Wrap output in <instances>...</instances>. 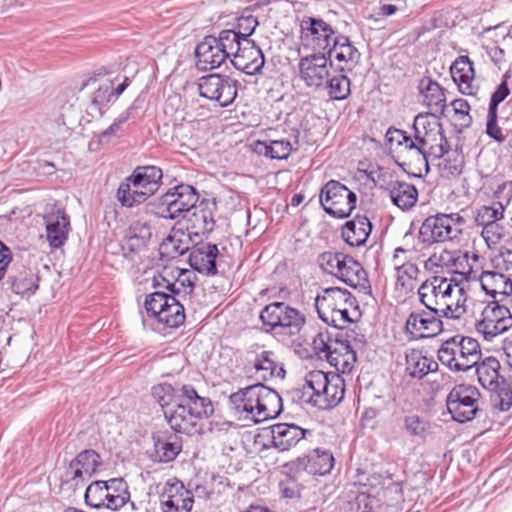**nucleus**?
<instances>
[{
	"instance_id": "1",
	"label": "nucleus",
	"mask_w": 512,
	"mask_h": 512,
	"mask_svg": "<svg viewBox=\"0 0 512 512\" xmlns=\"http://www.w3.org/2000/svg\"><path fill=\"white\" fill-rule=\"evenodd\" d=\"M151 395L163 409L173 405L164 411V415L176 433H197L199 421L214 412L211 399L200 396L191 384L161 382L151 388Z\"/></svg>"
},
{
	"instance_id": "2",
	"label": "nucleus",
	"mask_w": 512,
	"mask_h": 512,
	"mask_svg": "<svg viewBox=\"0 0 512 512\" xmlns=\"http://www.w3.org/2000/svg\"><path fill=\"white\" fill-rule=\"evenodd\" d=\"M229 404L239 418L243 417L255 423L274 419L283 410L282 398L278 392L262 383L232 393Z\"/></svg>"
},
{
	"instance_id": "3",
	"label": "nucleus",
	"mask_w": 512,
	"mask_h": 512,
	"mask_svg": "<svg viewBox=\"0 0 512 512\" xmlns=\"http://www.w3.org/2000/svg\"><path fill=\"white\" fill-rule=\"evenodd\" d=\"M356 340L354 330H331L319 332L312 344L317 354H324L327 361L341 373H349L357 360L352 341Z\"/></svg>"
},
{
	"instance_id": "4",
	"label": "nucleus",
	"mask_w": 512,
	"mask_h": 512,
	"mask_svg": "<svg viewBox=\"0 0 512 512\" xmlns=\"http://www.w3.org/2000/svg\"><path fill=\"white\" fill-rule=\"evenodd\" d=\"M141 314L143 325L150 324L153 329L178 328L185 322L184 305L162 290L145 295Z\"/></svg>"
},
{
	"instance_id": "5",
	"label": "nucleus",
	"mask_w": 512,
	"mask_h": 512,
	"mask_svg": "<svg viewBox=\"0 0 512 512\" xmlns=\"http://www.w3.org/2000/svg\"><path fill=\"white\" fill-rule=\"evenodd\" d=\"M303 390L304 395H309L307 402L321 410H326L335 407L343 400L345 381L337 373L313 370L306 375Z\"/></svg>"
},
{
	"instance_id": "6",
	"label": "nucleus",
	"mask_w": 512,
	"mask_h": 512,
	"mask_svg": "<svg viewBox=\"0 0 512 512\" xmlns=\"http://www.w3.org/2000/svg\"><path fill=\"white\" fill-rule=\"evenodd\" d=\"M437 356L449 370L465 372L478 364L482 354L476 339L457 334L442 342Z\"/></svg>"
},
{
	"instance_id": "7",
	"label": "nucleus",
	"mask_w": 512,
	"mask_h": 512,
	"mask_svg": "<svg viewBox=\"0 0 512 512\" xmlns=\"http://www.w3.org/2000/svg\"><path fill=\"white\" fill-rule=\"evenodd\" d=\"M260 320L266 332L289 338L300 336L306 325V317L300 310L279 301L266 305L260 312Z\"/></svg>"
},
{
	"instance_id": "8",
	"label": "nucleus",
	"mask_w": 512,
	"mask_h": 512,
	"mask_svg": "<svg viewBox=\"0 0 512 512\" xmlns=\"http://www.w3.org/2000/svg\"><path fill=\"white\" fill-rule=\"evenodd\" d=\"M455 290L458 294H462L464 287L455 279L435 275L420 285L417 294L424 307L438 308L442 310L440 315H452L450 300Z\"/></svg>"
},
{
	"instance_id": "9",
	"label": "nucleus",
	"mask_w": 512,
	"mask_h": 512,
	"mask_svg": "<svg viewBox=\"0 0 512 512\" xmlns=\"http://www.w3.org/2000/svg\"><path fill=\"white\" fill-rule=\"evenodd\" d=\"M466 220L459 213H438L427 217L419 229V241L425 245L452 241L462 233Z\"/></svg>"
},
{
	"instance_id": "10",
	"label": "nucleus",
	"mask_w": 512,
	"mask_h": 512,
	"mask_svg": "<svg viewBox=\"0 0 512 512\" xmlns=\"http://www.w3.org/2000/svg\"><path fill=\"white\" fill-rule=\"evenodd\" d=\"M425 133L422 135H428L429 144L425 146V150L417 152L425 164L426 173L429 172V161L439 160L442 161L438 164L439 167L446 172L448 175H456L461 172L460 164L456 161L451 162L446 155L450 152V145L442 129V125L439 121L433 120L430 122L427 119Z\"/></svg>"
},
{
	"instance_id": "11",
	"label": "nucleus",
	"mask_w": 512,
	"mask_h": 512,
	"mask_svg": "<svg viewBox=\"0 0 512 512\" xmlns=\"http://www.w3.org/2000/svg\"><path fill=\"white\" fill-rule=\"evenodd\" d=\"M198 201L199 194L195 187L180 183L169 188L157 199L156 214L170 220L183 218Z\"/></svg>"
},
{
	"instance_id": "12",
	"label": "nucleus",
	"mask_w": 512,
	"mask_h": 512,
	"mask_svg": "<svg viewBox=\"0 0 512 512\" xmlns=\"http://www.w3.org/2000/svg\"><path fill=\"white\" fill-rule=\"evenodd\" d=\"M319 198L324 211L339 219L350 216L357 203V195L336 180L328 181L321 188Z\"/></svg>"
},
{
	"instance_id": "13",
	"label": "nucleus",
	"mask_w": 512,
	"mask_h": 512,
	"mask_svg": "<svg viewBox=\"0 0 512 512\" xmlns=\"http://www.w3.org/2000/svg\"><path fill=\"white\" fill-rule=\"evenodd\" d=\"M302 47L299 49L301 63L306 62L303 56L306 53H321L326 51L334 39L335 31L323 19L306 17L301 21Z\"/></svg>"
},
{
	"instance_id": "14",
	"label": "nucleus",
	"mask_w": 512,
	"mask_h": 512,
	"mask_svg": "<svg viewBox=\"0 0 512 512\" xmlns=\"http://www.w3.org/2000/svg\"><path fill=\"white\" fill-rule=\"evenodd\" d=\"M442 310L432 307L414 309L406 318L404 332L410 340L432 338L443 331Z\"/></svg>"
},
{
	"instance_id": "15",
	"label": "nucleus",
	"mask_w": 512,
	"mask_h": 512,
	"mask_svg": "<svg viewBox=\"0 0 512 512\" xmlns=\"http://www.w3.org/2000/svg\"><path fill=\"white\" fill-rule=\"evenodd\" d=\"M235 39L234 30H223L218 37L208 35L194 49L196 64H225Z\"/></svg>"
},
{
	"instance_id": "16",
	"label": "nucleus",
	"mask_w": 512,
	"mask_h": 512,
	"mask_svg": "<svg viewBox=\"0 0 512 512\" xmlns=\"http://www.w3.org/2000/svg\"><path fill=\"white\" fill-rule=\"evenodd\" d=\"M480 393L471 385H456L448 394L446 405L453 420L466 423L475 418L479 408Z\"/></svg>"
},
{
	"instance_id": "17",
	"label": "nucleus",
	"mask_w": 512,
	"mask_h": 512,
	"mask_svg": "<svg viewBox=\"0 0 512 512\" xmlns=\"http://www.w3.org/2000/svg\"><path fill=\"white\" fill-rule=\"evenodd\" d=\"M236 83V80L225 75H205L198 81L199 95L217 102L220 107H228L237 97Z\"/></svg>"
},
{
	"instance_id": "18",
	"label": "nucleus",
	"mask_w": 512,
	"mask_h": 512,
	"mask_svg": "<svg viewBox=\"0 0 512 512\" xmlns=\"http://www.w3.org/2000/svg\"><path fill=\"white\" fill-rule=\"evenodd\" d=\"M501 301L503 299L489 303L482 311L481 320L476 323V330L485 340L491 341L512 327V314L505 305L500 304Z\"/></svg>"
},
{
	"instance_id": "19",
	"label": "nucleus",
	"mask_w": 512,
	"mask_h": 512,
	"mask_svg": "<svg viewBox=\"0 0 512 512\" xmlns=\"http://www.w3.org/2000/svg\"><path fill=\"white\" fill-rule=\"evenodd\" d=\"M217 209L215 199H202L198 201L184 216L187 220V230L196 236L208 235L215 227L214 213Z\"/></svg>"
},
{
	"instance_id": "20",
	"label": "nucleus",
	"mask_w": 512,
	"mask_h": 512,
	"mask_svg": "<svg viewBox=\"0 0 512 512\" xmlns=\"http://www.w3.org/2000/svg\"><path fill=\"white\" fill-rule=\"evenodd\" d=\"M193 503V493L177 479L168 480L160 492L162 512H190Z\"/></svg>"
},
{
	"instance_id": "21",
	"label": "nucleus",
	"mask_w": 512,
	"mask_h": 512,
	"mask_svg": "<svg viewBox=\"0 0 512 512\" xmlns=\"http://www.w3.org/2000/svg\"><path fill=\"white\" fill-rule=\"evenodd\" d=\"M333 45L329 46L326 51L321 53H306L303 60L306 62L323 61V64L333 63V60L339 62H355L360 60V53L354 47L347 36L339 35L334 37Z\"/></svg>"
},
{
	"instance_id": "22",
	"label": "nucleus",
	"mask_w": 512,
	"mask_h": 512,
	"mask_svg": "<svg viewBox=\"0 0 512 512\" xmlns=\"http://www.w3.org/2000/svg\"><path fill=\"white\" fill-rule=\"evenodd\" d=\"M43 220L46 227V238L51 248H61L68 239L70 219L65 211L55 205L49 207Z\"/></svg>"
},
{
	"instance_id": "23",
	"label": "nucleus",
	"mask_w": 512,
	"mask_h": 512,
	"mask_svg": "<svg viewBox=\"0 0 512 512\" xmlns=\"http://www.w3.org/2000/svg\"><path fill=\"white\" fill-rule=\"evenodd\" d=\"M218 255L216 244L200 241L191 246L188 262L194 271L206 276H215L218 273Z\"/></svg>"
},
{
	"instance_id": "24",
	"label": "nucleus",
	"mask_w": 512,
	"mask_h": 512,
	"mask_svg": "<svg viewBox=\"0 0 512 512\" xmlns=\"http://www.w3.org/2000/svg\"><path fill=\"white\" fill-rule=\"evenodd\" d=\"M427 116L418 115L415 117L413 128L415 131L414 139L407 134V132L390 127L386 132V139L392 145L396 143L398 146H404L405 149L416 150L422 152L425 146L429 144L428 135L423 136L420 127L426 129Z\"/></svg>"
},
{
	"instance_id": "25",
	"label": "nucleus",
	"mask_w": 512,
	"mask_h": 512,
	"mask_svg": "<svg viewBox=\"0 0 512 512\" xmlns=\"http://www.w3.org/2000/svg\"><path fill=\"white\" fill-rule=\"evenodd\" d=\"M101 464L100 455L93 449H85L77 454L66 470L68 480L75 481L76 485L83 482L85 477L90 478Z\"/></svg>"
},
{
	"instance_id": "26",
	"label": "nucleus",
	"mask_w": 512,
	"mask_h": 512,
	"mask_svg": "<svg viewBox=\"0 0 512 512\" xmlns=\"http://www.w3.org/2000/svg\"><path fill=\"white\" fill-rule=\"evenodd\" d=\"M418 90L422 97V103L427 106L434 117L439 120L446 109V96L444 89L430 77H423L418 83Z\"/></svg>"
},
{
	"instance_id": "27",
	"label": "nucleus",
	"mask_w": 512,
	"mask_h": 512,
	"mask_svg": "<svg viewBox=\"0 0 512 512\" xmlns=\"http://www.w3.org/2000/svg\"><path fill=\"white\" fill-rule=\"evenodd\" d=\"M152 237L151 226L144 221H134L128 228L126 239L122 245L123 254L126 258L144 250Z\"/></svg>"
},
{
	"instance_id": "28",
	"label": "nucleus",
	"mask_w": 512,
	"mask_h": 512,
	"mask_svg": "<svg viewBox=\"0 0 512 512\" xmlns=\"http://www.w3.org/2000/svg\"><path fill=\"white\" fill-rule=\"evenodd\" d=\"M251 364L258 380L268 381L271 378L284 379L285 377L286 371L273 351L263 350L257 353Z\"/></svg>"
},
{
	"instance_id": "29",
	"label": "nucleus",
	"mask_w": 512,
	"mask_h": 512,
	"mask_svg": "<svg viewBox=\"0 0 512 512\" xmlns=\"http://www.w3.org/2000/svg\"><path fill=\"white\" fill-rule=\"evenodd\" d=\"M306 430L296 424L277 423L271 426L273 446L279 451H287L305 437Z\"/></svg>"
},
{
	"instance_id": "30",
	"label": "nucleus",
	"mask_w": 512,
	"mask_h": 512,
	"mask_svg": "<svg viewBox=\"0 0 512 512\" xmlns=\"http://www.w3.org/2000/svg\"><path fill=\"white\" fill-rule=\"evenodd\" d=\"M480 284L487 295L494 299L501 295L502 299L512 294V279L504 272L493 270L483 271L480 276Z\"/></svg>"
},
{
	"instance_id": "31",
	"label": "nucleus",
	"mask_w": 512,
	"mask_h": 512,
	"mask_svg": "<svg viewBox=\"0 0 512 512\" xmlns=\"http://www.w3.org/2000/svg\"><path fill=\"white\" fill-rule=\"evenodd\" d=\"M233 44L230 50L231 64H237L235 59L240 60L241 64H265L264 54L254 41L245 38L239 41V34L235 32Z\"/></svg>"
},
{
	"instance_id": "32",
	"label": "nucleus",
	"mask_w": 512,
	"mask_h": 512,
	"mask_svg": "<svg viewBox=\"0 0 512 512\" xmlns=\"http://www.w3.org/2000/svg\"><path fill=\"white\" fill-rule=\"evenodd\" d=\"M355 301L353 295L346 289L340 287H329L317 295L315 307L318 313L332 310L339 307L352 306Z\"/></svg>"
},
{
	"instance_id": "33",
	"label": "nucleus",
	"mask_w": 512,
	"mask_h": 512,
	"mask_svg": "<svg viewBox=\"0 0 512 512\" xmlns=\"http://www.w3.org/2000/svg\"><path fill=\"white\" fill-rule=\"evenodd\" d=\"M334 276L352 288H357L367 280V274L362 265L345 253H342L340 257V265H338Z\"/></svg>"
},
{
	"instance_id": "34",
	"label": "nucleus",
	"mask_w": 512,
	"mask_h": 512,
	"mask_svg": "<svg viewBox=\"0 0 512 512\" xmlns=\"http://www.w3.org/2000/svg\"><path fill=\"white\" fill-rule=\"evenodd\" d=\"M372 224L366 216L356 215L347 221L341 231L343 240L350 246H361L367 240Z\"/></svg>"
},
{
	"instance_id": "35",
	"label": "nucleus",
	"mask_w": 512,
	"mask_h": 512,
	"mask_svg": "<svg viewBox=\"0 0 512 512\" xmlns=\"http://www.w3.org/2000/svg\"><path fill=\"white\" fill-rule=\"evenodd\" d=\"M10 289L22 297H30L39 288V277L31 270L23 269L11 272L7 278Z\"/></svg>"
},
{
	"instance_id": "36",
	"label": "nucleus",
	"mask_w": 512,
	"mask_h": 512,
	"mask_svg": "<svg viewBox=\"0 0 512 512\" xmlns=\"http://www.w3.org/2000/svg\"><path fill=\"white\" fill-rule=\"evenodd\" d=\"M388 190L392 203L403 211L412 208L418 200V190L413 184L395 181L389 184Z\"/></svg>"
},
{
	"instance_id": "37",
	"label": "nucleus",
	"mask_w": 512,
	"mask_h": 512,
	"mask_svg": "<svg viewBox=\"0 0 512 512\" xmlns=\"http://www.w3.org/2000/svg\"><path fill=\"white\" fill-rule=\"evenodd\" d=\"M162 177V170L157 166H138L128 180L136 181V185L143 188L150 197L159 189Z\"/></svg>"
},
{
	"instance_id": "38",
	"label": "nucleus",
	"mask_w": 512,
	"mask_h": 512,
	"mask_svg": "<svg viewBox=\"0 0 512 512\" xmlns=\"http://www.w3.org/2000/svg\"><path fill=\"white\" fill-rule=\"evenodd\" d=\"M155 461L168 463L173 461L182 450L181 439L177 435L153 436Z\"/></svg>"
},
{
	"instance_id": "39",
	"label": "nucleus",
	"mask_w": 512,
	"mask_h": 512,
	"mask_svg": "<svg viewBox=\"0 0 512 512\" xmlns=\"http://www.w3.org/2000/svg\"><path fill=\"white\" fill-rule=\"evenodd\" d=\"M476 374L481 386L487 390H494L502 382L503 377L499 374L500 363L494 357H487L482 362H478Z\"/></svg>"
},
{
	"instance_id": "40",
	"label": "nucleus",
	"mask_w": 512,
	"mask_h": 512,
	"mask_svg": "<svg viewBox=\"0 0 512 512\" xmlns=\"http://www.w3.org/2000/svg\"><path fill=\"white\" fill-rule=\"evenodd\" d=\"M116 197L120 204L127 208L140 205L149 198L147 192L136 185V181L128 180V177L120 183Z\"/></svg>"
},
{
	"instance_id": "41",
	"label": "nucleus",
	"mask_w": 512,
	"mask_h": 512,
	"mask_svg": "<svg viewBox=\"0 0 512 512\" xmlns=\"http://www.w3.org/2000/svg\"><path fill=\"white\" fill-rule=\"evenodd\" d=\"M106 483L107 502H105L106 509L118 510L123 507L130 499L128 485L122 478H112L104 481Z\"/></svg>"
},
{
	"instance_id": "42",
	"label": "nucleus",
	"mask_w": 512,
	"mask_h": 512,
	"mask_svg": "<svg viewBox=\"0 0 512 512\" xmlns=\"http://www.w3.org/2000/svg\"><path fill=\"white\" fill-rule=\"evenodd\" d=\"M403 428L409 436L425 440L436 434V429L439 426L419 415L411 414L404 417Z\"/></svg>"
},
{
	"instance_id": "43",
	"label": "nucleus",
	"mask_w": 512,
	"mask_h": 512,
	"mask_svg": "<svg viewBox=\"0 0 512 512\" xmlns=\"http://www.w3.org/2000/svg\"><path fill=\"white\" fill-rule=\"evenodd\" d=\"M449 71L460 93L469 96L477 93L474 66H449Z\"/></svg>"
},
{
	"instance_id": "44",
	"label": "nucleus",
	"mask_w": 512,
	"mask_h": 512,
	"mask_svg": "<svg viewBox=\"0 0 512 512\" xmlns=\"http://www.w3.org/2000/svg\"><path fill=\"white\" fill-rule=\"evenodd\" d=\"M437 367V363L418 350L406 354V372L412 378L421 379Z\"/></svg>"
},
{
	"instance_id": "45",
	"label": "nucleus",
	"mask_w": 512,
	"mask_h": 512,
	"mask_svg": "<svg viewBox=\"0 0 512 512\" xmlns=\"http://www.w3.org/2000/svg\"><path fill=\"white\" fill-rule=\"evenodd\" d=\"M191 234H185L182 230L173 229L162 242V251L170 257L182 256L191 250Z\"/></svg>"
},
{
	"instance_id": "46",
	"label": "nucleus",
	"mask_w": 512,
	"mask_h": 512,
	"mask_svg": "<svg viewBox=\"0 0 512 512\" xmlns=\"http://www.w3.org/2000/svg\"><path fill=\"white\" fill-rule=\"evenodd\" d=\"M254 151L271 159H287L292 152V145L289 140H270L254 143Z\"/></svg>"
},
{
	"instance_id": "47",
	"label": "nucleus",
	"mask_w": 512,
	"mask_h": 512,
	"mask_svg": "<svg viewBox=\"0 0 512 512\" xmlns=\"http://www.w3.org/2000/svg\"><path fill=\"white\" fill-rule=\"evenodd\" d=\"M334 466V457L329 450L314 449L308 456L307 469L312 474L325 475Z\"/></svg>"
},
{
	"instance_id": "48",
	"label": "nucleus",
	"mask_w": 512,
	"mask_h": 512,
	"mask_svg": "<svg viewBox=\"0 0 512 512\" xmlns=\"http://www.w3.org/2000/svg\"><path fill=\"white\" fill-rule=\"evenodd\" d=\"M196 280L197 276L194 270L179 269L176 281L169 288V294L174 295L175 298H186L193 292Z\"/></svg>"
},
{
	"instance_id": "49",
	"label": "nucleus",
	"mask_w": 512,
	"mask_h": 512,
	"mask_svg": "<svg viewBox=\"0 0 512 512\" xmlns=\"http://www.w3.org/2000/svg\"><path fill=\"white\" fill-rule=\"evenodd\" d=\"M373 499L366 493H354L342 499L339 512H372Z\"/></svg>"
},
{
	"instance_id": "50",
	"label": "nucleus",
	"mask_w": 512,
	"mask_h": 512,
	"mask_svg": "<svg viewBox=\"0 0 512 512\" xmlns=\"http://www.w3.org/2000/svg\"><path fill=\"white\" fill-rule=\"evenodd\" d=\"M396 271V286L405 291H411L414 286V281L417 279L420 270L413 262H401L395 268Z\"/></svg>"
},
{
	"instance_id": "51",
	"label": "nucleus",
	"mask_w": 512,
	"mask_h": 512,
	"mask_svg": "<svg viewBox=\"0 0 512 512\" xmlns=\"http://www.w3.org/2000/svg\"><path fill=\"white\" fill-rule=\"evenodd\" d=\"M318 315L322 321L332 327V330H347L346 325L352 322L347 306L322 311Z\"/></svg>"
},
{
	"instance_id": "52",
	"label": "nucleus",
	"mask_w": 512,
	"mask_h": 512,
	"mask_svg": "<svg viewBox=\"0 0 512 512\" xmlns=\"http://www.w3.org/2000/svg\"><path fill=\"white\" fill-rule=\"evenodd\" d=\"M106 483L103 480H98L91 483L85 491V502L92 508L101 509L106 508L105 502H107Z\"/></svg>"
},
{
	"instance_id": "53",
	"label": "nucleus",
	"mask_w": 512,
	"mask_h": 512,
	"mask_svg": "<svg viewBox=\"0 0 512 512\" xmlns=\"http://www.w3.org/2000/svg\"><path fill=\"white\" fill-rule=\"evenodd\" d=\"M300 77L309 87L319 88L329 77L327 66H299Z\"/></svg>"
},
{
	"instance_id": "54",
	"label": "nucleus",
	"mask_w": 512,
	"mask_h": 512,
	"mask_svg": "<svg viewBox=\"0 0 512 512\" xmlns=\"http://www.w3.org/2000/svg\"><path fill=\"white\" fill-rule=\"evenodd\" d=\"M112 81L105 79L92 95L91 106L96 109L101 115L104 113L111 103H114V96L111 92Z\"/></svg>"
},
{
	"instance_id": "55",
	"label": "nucleus",
	"mask_w": 512,
	"mask_h": 512,
	"mask_svg": "<svg viewBox=\"0 0 512 512\" xmlns=\"http://www.w3.org/2000/svg\"><path fill=\"white\" fill-rule=\"evenodd\" d=\"M328 95L333 100H344L350 94V80L347 76L340 74L326 81Z\"/></svg>"
},
{
	"instance_id": "56",
	"label": "nucleus",
	"mask_w": 512,
	"mask_h": 512,
	"mask_svg": "<svg viewBox=\"0 0 512 512\" xmlns=\"http://www.w3.org/2000/svg\"><path fill=\"white\" fill-rule=\"evenodd\" d=\"M491 392V401L495 408L500 411H508L512 406V390L505 380L498 384V387Z\"/></svg>"
},
{
	"instance_id": "57",
	"label": "nucleus",
	"mask_w": 512,
	"mask_h": 512,
	"mask_svg": "<svg viewBox=\"0 0 512 512\" xmlns=\"http://www.w3.org/2000/svg\"><path fill=\"white\" fill-rule=\"evenodd\" d=\"M512 77V68L510 67L502 77L500 84L496 87L495 91L492 93L488 110L498 111V106L501 102H503L510 94V89L508 87V80Z\"/></svg>"
},
{
	"instance_id": "58",
	"label": "nucleus",
	"mask_w": 512,
	"mask_h": 512,
	"mask_svg": "<svg viewBox=\"0 0 512 512\" xmlns=\"http://www.w3.org/2000/svg\"><path fill=\"white\" fill-rule=\"evenodd\" d=\"M504 207L500 202H494L491 206H483L477 214L478 225L497 223L503 218Z\"/></svg>"
},
{
	"instance_id": "59",
	"label": "nucleus",
	"mask_w": 512,
	"mask_h": 512,
	"mask_svg": "<svg viewBox=\"0 0 512 512\" xmlns=\"http://www.w3.org/2000/svg\"><path fill=\"white\" fill-rule=\"evenodd\" d=\"M180 268L173 266L163 267L157 275H154L152 284L154 288H165L169 292V288L176 281L177 273Z\"/></svg>"
},
{
	"instance_id": "60",
	"label": "nucleus",
	"mask_w": 512,
	"mask_h": 512,
	"mask_svg": "<svg viewBox=\"0 0 512 512\" xmlns=\"http://www.w3.org/2000/svg\"><path fill=\"white\" fill-rule=\"evenodd\" d=\"M491 264L495 270L505 272L512 269V249L506 246H500L496 254L491 259Z\"/></svg>"
},
{
	"instance_id": "61",
	"label": "nucleus",
	"mask_w": 512,
	"mask_h": 512,
	"mask_svg": "<svg viewBox=\"0 0 512 512\" xmlns=\"http://www.w3.org/2000/svg\"><path fill=\"white\" fill-rule=\"evenodd\" d=\"M341 255L342 252H323L318 256V264L324 272L334 275L338 265H340Z\"/></svg>"
},
{
	"instance_id": "62",
	"label": "nucleus",
	"mask_w": 512,
	"mask_h": 512,
	"mask_svg": "<svg viewBox=\"0 0 512 512\" xmlns=\"http://www.w3.org/2000/svg\"><path fill=\"white\" fill-rule=\"evenodd\" d=\"M453 108L455 117L461 122L462 126L468 127L472 122L470 116V105L467 100L459 98L455 99L450 104Z\"/></svg>"
},
{
	"instance_id": "63",
	"label": "nucleus",
	"mask_w": 512,
	"mask_h": 512,
	"mask_svg": "<svg viewBox=\"0 0 512 512\" xmlns=\"http://www.w3.org/2000/svg\"><path fill=\"white\" fill-rule=\"evenodd\" d=\"M486 134L498 143H503L505 141V136L503 135L501 128L498 126V111L488 110Z\"/></svg>"
},
{
	"instance_id": "64",
	"label": "nucleus",
	"mask_w": 512,
	"mask_h": 512,
	"mask_svg": "<svg viewBox=\"0 0 512 512\" xmlns=\"http://www.w3.org/2000/svg\"><path fill=\"white\" fill-rule=\"evenodd\" d=\"M130 110L131 108L122 112L107 129L100 133L99 141L101 143L108 142L120 130L121 126L129 119Z\"/></svg>"
}]
</instances>
